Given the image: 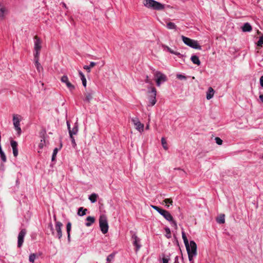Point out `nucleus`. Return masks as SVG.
I'll return each mask as SVG.
<instances>
[{"label":"nucleus","instance_id":"f257e3e1","mask_svg":"<svg viewBox=\"0 0 263 263\" xmlns=\"http://www.w3.org/2000/svg\"><path fill=\"white\" fill-rule=\"evenodd\" d=\"M143 5L146 8L155 10H162L164 8V5L155 0H144Z\"/></svg>","mask_w":263,"mask_h":263},{"label":"nucleus","instance_id":"f03ea898","mask_svg":"<svg viewBox=\"0 0 263 263\" xmlns=\"http://www.w3.org/2000/svg\"><path fill=\"white\" fill-rule=\"evenodd\" d=\"M181 38L182 41L185 45L190 46V47L193 49L199 50L201 49V46L198 44L197 41L191 39L189 37H187L183 35L181 36Z\"/></svg>","mask_w":263,"mask_h":263},{"label":"nucleus","instance_id":"7ed1b4c3","mask_svg":"<svg viewBox=\"0 0 263 263\" xmlns=\"http://www.w3.org/2000/svg\"><path fill=\"white\" fill-rule=\"evenodd\" d=\"M159 214L170 222L172 227H174L175 229H177V223L174 220L173 216L168 211L162 209Z\"/></svg>","mask_w":263,"mask_h":263},{"label":"nucleus","instance_id":"20e7f679","mask_svg":"<svg viewBox=\"0 0 263 263\" xmlns=\"http://www.w3.org/2000/svg\"><path fill=\"white\" fill-rule=\"evenodd\" d=\"M99 226L103 234H106L108 230L107 217L105 215H101L99 218Z\"/></svg>","mask_w":263,"mask_h":263},{"label":"nucleus","instance_id":"39448f33","mask_svg":"<svg viewBox=\"0 0 263 263\" xmlns=\"http://www.w3.org/2000/svg\"><path fill=\"white\" fill-rule=\"evenodd\" d=\"M154 75L157 86H160L162 83L167 81L166 76L159 71H155Z\"/></svg>","mask_w":263,"mask_h":263},{"label":"nucleus","instance_id":"423d86ee","mask_svg":"<svg viewBox=\"0 0 263 263\" xmlns=\"http://www.w3.org/2000/svg\"><path fill=\"white\" fill-rule=\"evenodd\" d=\"M148 93L150 94L148 96V100L150 105L154 106L156 103V89L154 87H149L148 88Z\"/></svg>","mask_w":263,"mask_h":263},{"label":"nucleus","instance_id":"0eeeda50","mask_svg":"<svg viewBox=\"0 0 263 263\" xmlns=\"http://www.w3.org/2000/svg\"><path fill=\"white\" fill-rule=\"evenodd\" d=\"M42 41L37 36L34 37V57H40V50L42 48Z\"/></svg>","mask_w":263,"mask_h":263},{"label":"nucleus","instance_id":"6e6552de","mask_svg":"<svg viewBox=\"0 0 263 263\" xmlns=\"http://www.w3.org/2000/svg\"><path fill=\"white\" fill-rule=\"evenodd\" d=\"M20 116L18 115H14L13 116V124L14 129L17 132L18 136H20L22 133V130L20 127Z\"/></svg>","mask_w":263,"mask_h":263},{"label":"nucleus","instance_id":"1a4fd4ad","mask_svg":"<svg viewBox=\"0 0 263 263\" xmlns=\"http://www.w3.org/2000/svg\"><path fill=\"white\" fill-rule=\"evenodd\" d=\"M185 248L187 253L189 250L190 253L193 254L194 255H197V245L194 241H190V243H188V246H185Z\"/></svg>","mask_w":263,"mask_h":263},{"label":"nucleus","instance_id":"9d476101","mask_svg":"<svg viewBox=\"0 0 263 263\" xmlns=\"http://www.w3.org/2000/svg\"><path fill=\"white\" fill-rule=\"evenodd\" d=\"M132 239L133 240V243L134 246L136 247V252H137L140 249L141 246L140 243V239L138 238L135 233H133L132 236Z\"/></svg>","mask_w":263,"mask_h":263},{"label":"nucleus","instance_id":"9b49d317","mask_svg":"<svg viewBox=\"0 0 263 263\" xmlns=\"http://www.w3.org/2000/svg\"><path fill=\"white\" fill-rule=\"evenodd\" d=\"M54 220L56 221V218L54 217ZM63 224L60 221H55V229L57 232V237L60 239L62 236V227Z\"/></svg>","mask_w":263,"mask_h":263},{"label":"nucleus","instance_id":"f8f14e48","mask_svg":"<svg viewBox=\"0 0 263 263\" xmlns=\"http://www.w3.org/2000/svg\"><path fill=\"white\" fill-rule=\"evenodd\" d=\"M26 234L25 229H22L18 234L17 237V247L21 248L24 242V239Z\"/></svg>","mask_w":263,"mask_h":263},{"label":"nucleus","instance_id":"ddd939ff","mask_svg":"<svg viewBox=\"0 0 263 263\" xmlns=\"http://www.w3.org/2000/svg\"><path fill=\"white\" fill-rule=\"evenodd\" d=\"M61 81L62 83H64L66 84V86L68 87L70 91H72L74 89V86L69 81L68 77L66 75H64L62 77Z\"/></svg>","mask_w":263,"mask_h":263},{"label":"nucleus","instance_id":"4468645a","mask_svg":"<svg viewBox=\"0 0 263 263\" xmlns=\"http://www.w3.org/2000/svg\"><path fill=\"white\" fill-rule=\"evenodd\" d=\"M95 94V92L92 90H89L85 93V98L83 100L85 102L89 103L90 101L93 98V96Z\"/></svg>","mask_w":263,"mask_h":263},{"label":"nucleus","instance_id":"2eb2a0df","mask_svg":"<svg viewBox=\"0 0 263 263\" xmlns=\"http://www.w3.org/2000/svg\"><path fill=\"white\" fill-rule=\"evenodd\" d=\"M10 144L12 148L13 156L16 157L18 155L17 143L14 140H11Z\"/></svg>","mask_w":263,"mask_h":263},{"label":"nucleus","instance_id":"dca6fc26","mask_svg":"<svg viewBox=\"0 0 263 263\" xmlns=\"http://www.w3.org/2000/svg\"><path fill=\"white\" fill-rule=\"evenodd\" d=\"M214 93L215 91L213 89V88L211 87H210L208 88V91H206V99L210 100L211 99H212L214 97Z\"/></svg>","mask_w":263,"mask_h":263},{"label":"nucleus","instance_id":"f3484780","mask_svg":"<svg viewBox=\"0 0 263 263\" xmlns=\"http://www.w3.org/2000/svg\"><path fill=\"white\" fill-rule=\"evenodd\" d=\"M78 132V125L77 123L74 124L72 129H69V134L70 137H72L73 135L77 134Z\"/></svg>","mask_w":263,"mask_h":263},{"label":"nucleus","instance_id":"a211bd4d","mask_svg":"<svg viewBox=\"0 0 263 263\" xmlns=\"http://www.w3.org/2000/svg\"><path fill=\"white\" fill-rule=\"evenodd\" d=\"M39 57H34V62L35 66L36 68V69L38 71V72H40L43 69V68L41 65L40 63H39Z\"/></svg>","mask_w":263,"mask_h":263},{"label":"nucleus","instance_id":"6ab92c4d","mask_svg":"<svg viewBox=\"0 0 263 263\" xmlns=\"http://www.w3.org/2000/svg\"><path fill=\"white\" fill-rule=\"evenodd\" d=\"M86 221H87L85 223V226L86 227H90L93 223H94L95 219L93 217L88 216L86 218Z\"/></svg>","mask_w":263,"mask_h":263},{"label":"nucleus","instance_id":"aec40b11","mask_svg":"<svg viewBox=\"0 0 263 263\" xmlns=\"http://www.w3.org/2000/svg\"><path fill=\"white\" fill-rule=\"evenodd\" d=\"M191 60L194 64H196L198 66L200 65L201 64L200 61L198 57H197V55H192V57L191 58Z\"/></svg>","mask_w":263,"mask_h":263},{"label":"nucleus","instance_id":"412c9836","mask_svg":"<svg viewBox=\"0 0 263 263\" xmlns=\"http://www.w3.org/2000/svg\"><path fill=\"white\" fill-rule=\"evenodd\" d=\"M252 27L248 23H245L242 27L243 32H250L252 30Z\"/></svg>","mask_w":263,"mask_h":263},{"label":"nucleus","instance_id":"4be33fe9","mask_svg":"<svg viewBox=\"0 0 263 263\" xmlns=\"http://www.w3.org/2000/svg\"><path fill=\"white\" fill-rule=\"evenodd\" d=\"M98 197V194L96 193H92L89 196L88 199L91 203H95L97 201Z\"/></svg>","mask_w":263,"mask_h":263},{"label":"nucleus","instance_id":"5701e85b","mask_svg":"<svg viewBox=\"0 0 263 263\" xmlns=\"http://www.w3.org/2000/svg\"><path fill=\"white\" fill-rule=\"evenodd\" d=\"M136 129L140 133H142L144 130V124H142L140 122L134 125Z\"/></svg>","mask_w":263,"mask_h":263},{"label":"nucleus","instance_id":"b1692460","mask_svg":"<svg viewBox=\"0 0 263 263\" xmlns=\"http://www.w3.org/2000/svg\"><path fill=\"white\" fill-rule=\"evenodd\" d=\"M79 74L81 79L82 80V84L85 87L86 86V84H87V81L85 78V77L81 71H79Z\"/></svg>","mask_w":263,"mask_h":263},{"label":"nucleus","instance_id":"393cba45","mask_svg":"<svg viewBox=\"0 0 263 263\" xmlns=\"http://www.w3.org/2000/svg\"><path fill=\"white\" fill-rule=\"evenodd\" d=\"M6 12V8L2 5H0V19H3Z\"/></svg>","mask_w":263,"mask_h":263},{"label":"nucleus","instance_id":"a878e982","mask_svg":"<svg viewBox=\"0 0 263 263\" xmlns=\"http://www.w3.org/2000/svg\"><path fill=\"white\" fill-rule=\"evenodd\" d=\"M87 209H84L83 207H80L78 209V215L80 216H84L86 214Z\"/></svg>","mask_w":263,"mask_h":263},{"label":"nucleus","instance_id":"bb28decb","mask_svg":"<svg viewBox=\"0 0 263 263\" xmlns=\"http://www.w3.org/2000/svg\"><path fill=\"white\" fill-rule=\"evenodd\" d=\"M216 221L219 224H223L225 222L224 215L221 214L216 219Z\"/></svg>","mask_w":263,"mask_h":263},{"label":"nucleus","instance_id":"cd10ccee","mask_svg":"<svg viewBox=\"0 0 263 263\" xmlns=\"http://www.w3.org/2000/svg\"><path fill=\"white\" fill-rule=\"evenodd\" d=\"M163 47L167 51H168L169 52H170V53H171L172 54H175V55H180V53L179 52L174 51L173 50H172L171 48H170L167 46L164 45V46H163Z\"/></svg>","mask_w":263,"mask_h":263},{"label":"nucleus","instance_id":"c85d7f7f","mask_svg":"<svg viewBox=\"0 0 263 263\" xmlns=\"http://www.w3.org/2000/svg\"><path fill=\"white\" fill-rule=\"evenodd\" d=\"M96 65V63L94 62H91L89 65H85L84 66V69L86 70L88 72H89L90 71V68L93 67Z\"/></svg>","mask_w":263,"mask_h":263},{"label":"nucleus","instance_id":"c756f323","mask_svg":"<svg viewBox=\"0 0 263 263\" xmlns=\"http://www.w3.org/2000/svg\"><path fill=\"white\" fill-rule=\"evenodd\" d=\"M47 229V231L48 230H49L52 235H53V236L55 235V233L54 231V228H53L52 223L51 221L48 224Z\"/></svg>","mask_w":263,"mask_h":263},{"label":"nucleus","instance_id":"7c9ffc66","mask_svg":"<svg viewBox=\"0 0 263 263\" xmlns=\"http://www.w3.org/2000/svg\"><path fill=\"white\" fill-rule=\"evenodd\" d=\"M0 157L3 162H5L6 161V156L2 149V146L0 147Z\"/></svg>","mask_w":263,"mask_h":263},{"label":"nucleus","instance_id":"2f4dec72","mask_svg":"<svg viewBox=\"0 0 263 263\" xmlns=\"http://www.w3.org/2000/svg\"><path fill=\"white\" fill-rule=\"evenodd\" d=\"M182 239L183 240V242L184 243L185 246H188L189 241L188 239L185 235V232L184 231H182Z\"/></svg>","mask_w":263,"mask_h":263},{"label":"nucleus","instance_id":"473e14b6","mask_svg":"<svg viewBox=\"0 0 263 263\" xmlns=\"http://www.w3.org/2000/svg\"><path fill=\"white\" fill-rule=\"evenodd\" d=\"M166 27L168 29H176V26L174 23L169 22L166 24Z\"/></svg>","mask_w":263,"mask_h":263},{"label":"nucleus","instance_id":"72a5a7b5","mask_svg":"<svg viewBox=\"0 0 263 263\" xmlns=\"http://www.w3.org/2000/svg\"><path fill=\"white\" fill-rule=\"evenodd\" d=\"M46 144V141L44 138H43L41 140L39 144V148L40 149H42L45 146Z\"/></svg>","mask_w":263,"mask_h":263},{"label":"nucleus","instance_id":"f704fd0d","mask_svg":"<svg viewBox=\"0 0 263 263\" xmlns=\"http://www.w3.org/2000/svg\"><path fill=\"white\" fill-rule=\"evenodd\" d=\"M163 201L166 204V206L167 208H169V205L167 204H170L171 205H172L173 204V200L170 198L165 199Z\"/></svg>","mask_w":263,"mask_h":263},{"label":"nucleus","instance_id":"c9c22d12","mask_svg":"<svg viewBox=\"0 0 263 263\" xmlns=\"http://www.w3.org/2000/svg\"><path fill=\"white\" fill-rule=\"evenodd\" d=\"M36 255L35 254H31L29 255V260L30 262L33 263L36 258Z\"/></svg>","mask_w":263,"mask_h":263},{"label":"nucleus","instance_id":"e433bc0d","mask_svg":"<svg viewBox=\"0 0 263 263\" xmlns=\"http://www.w3.org/2000/svg\"><path fill=\"white\" fill-rule=\"evenodd\" d=\"M161 141L163 147L166 150L167 149V142L165 138H162Z\"/></svg>","mask_w":263,"mask_h":263},{"label":"nucleus","instance_id":"4c0bfd02","mask_svg":"<svg viewBox=\"0 0 263 263\" xmlns=\"http://www.w3.org/2000/svg\"><path fill=\"white\" fill-rule=\"evenodd\" d=\"M59 149L58 148H55L54 149H53V154H52V161H54L56 158V156H57V153H58V152Z\"/></svg>","mask_w":263,"mask_h":263},{"label":"nucleus","instance_id":"58836bf2","mask_svg":"<svg viewBox=\"0 0 263 263\" xmlns=\"http://www.w3.org/2000/svg\"><path fill=\"white\" fill-rule=\"evenodd\" d=\"M263 45V35L261 36L259 38V40L257 43V45L259 47H262Z\"/></svg>","mask_w":263,"mask_h":263},{"label":"nucleus","instance_id":"ea45409f","mask_svg":"<svg viewBox=\"0 0 263 263\" xmlns=\"http://www.w3.org/2000/svg\"><path fill=\"white\" fill-rule=\"evenodd\" d=\"M165 231L166 233V235H165V236L167 238H170L171 237V231H170V229L168 228H166L165 229Z\"/></svg>","mask_w":263,"mask_h":263},{"label":"nucleus","instance_id":"a19ab883","mask_svg":"<svg viewBox=\"0 0 263 263\" xmlns=\"http://www.w3.org/2000/svg\"><path fill=\"white\" fill-rule=\"evenodd\" d=\"M187 254L190 262H193V257H195L196 255H194L193 254H191V253H190V251L189 250Z\"/></svg>","mask_w":263,"mask_h":263},{"label":"nucleus","instance_id":"79ce46f5","mask_svg":"<svg viewBox=\"0 0 263 263\" xmlns=\"http://www.w3.org/2000/svg\"><path fill=\"white\" fill-rule=\"evenodd\" d=\"M115 253H111V254H110V255H109L107 256V258H106V260H107V262H110V261H111L113 259V258H114V257H115Z\"/></svg>","mask_w":263,"mask_h":263},{"label":"nucleus","instance_id":"37998d69","mask_svg":"<svg viewBox=\"0 0 263 263\" xmlns=\"http://www.w3.org/2000/svg\"><path fill=\"white\" fill-rule=\"evenodd\" d=\"M70 138L71 141L72 147L76 148V147L77 146V144L74 137H73V136H72V137H70Z\"/></svg>","mask_w":263,"mask_h":263},{"label":"nucleus","instance_id":"c03bdc74","mask_svg":"<svg viewBox=\"0 0 263 263\" xmlns=\"http://www.w3.org/2000/svg\"><path fill=\"white\" fill-rule=\"evenodd\" d=\"M71 223L69 222L67 223V225H66V231H67V233H70V232L71 231Z\"/></svg>","mask_w":263,"mask_h":263},{"label":"nucleus","instance_id":"a18cd8bd","mask_svg":"<svg viewBox=\"0 0 263 263\" xmlns=\"http://www.w3.org/2000/svg\"><path fill=\"white\" fill-rule=\"evenodd\" d=\"M132 121L134 125L140 122V121L137 117L133 118L132 119Z\"/></svg>","mask_w":263,"mask_h":263},{"label":"nucleus","instance_id":"49530a36","mask_svg":"<svg viewBox=\"0 0 263 263\" xmlns=\"http://www.w3.org/2000/svg\"><path fill=\"white\" fill-rule=\"evenodd\" d=\"M215 140L216 143L218 145H221L222 144V140L220 138L216 137V138H215Z\"/></svg>","mask_w":263,"mask_h":263},{"label":"nucleus","instance_id":"de8ad7c7","mask_svg":"<svg viewBox=\"0 0 263 263\" xmlns=\"http://www.w3.org/2000/svg\"><path fill=\"white\" fill-rule=\"evenodd\" d=\"M151 207L153 209H154V210H155L156 211H157L159 213L160 212V211H161L162 209L159 208L157 206L154 205H151Z\"/></svg>","mask_w":263,"mask_h":263},{"label":"nucleus","instance_id":"09e8293b","mask_svg":"<svg viewBox=\"0 0 263 263\" xmlns=\"http://www.w3.org/2000/svg\"><path fill=\"white\" fill-rule=\"evenodd\" d=\"M145 82L146 83L152 84V81L149 79V77H148V76H146V79H145Z\"/></svg>","mask_w":263,"mask_h":263},{"label":"nucleus","instance_id":"8fccbe9b","mask_svg":"<svg viewBox=\"0 0 263 263\" xmlns=\"http://www.w3.org/2000/svg\"><path fill=\"white\" fill-rule=\"evenodd\" d=\"M177 78L180 80H183V79H186V77L180 74H177Z\"/></svg>","mask_w":263,"mask_h":263},{"label":"nucleus","instance_id":"3c124183","mask_svg":"<svg viewBox=\"0 0 263 263\" xmlns=\"http://www.w3.org/2000/svg\"><path fill=\"white\" fill-rule=\"evenodd\" d=\"M170 258L167 257H164L162 259L163 263H168Z\"/></svg>","mask_w":263,"mask_h":263},{"label":"nucleus","instance_id":"603ef678","mask_svg":"<svg viewBox=\"0 0 263 263\" xmlns=\"http://www.w3.org/2000/svg\"><path fill=\"white\" fill-rule=\"evenodd\" d=\"M259 83L262 87H263V76H262L259 79Z\"/></svg>","mask_w":263,"mask_h":263},{"label":"nucleus","instance_id":"864d4df0","mask_svg":"<svg viewBox=\"0 0 263 263\" xmlns=\"http://www.w3.org/2000/svg\"><path fill=\"white\" fill-rule=\"evenodd\" d=\"M178 259H179L178 256H176L175 258V261H174V263H179Z\"/></svg>","mask_w":263,"mask_h":263},{"label":"nucleus","instance_id":"5fc2aeb1","mask_svg":"<svg viewBox=\"0 0 263 263\" xmlns=\"http://www.w3.org/2000/svg\"><path fill=\"white\" fill-rule=\"evenodd\" d=\"M66 124H67V128H68V132H69V129H71L70 123L69 121H67Z\"/></svg>","mask_w":263,"mask_h":263},{"label":"nucleus","instance_id":"6e6d98bb","mask_svg":"<svg viewBox=\"0 0 263 263\" xmlns=\"http://www.w3.org/2000/svg\"><path fill=\"white\" fill-rule=\"evenodd\" d=\"M259 98L260 100L261 101V102L263 103V93L262 95H259Z\"/></svg>","mask_w":263,"mask_h":263},{"label":"nucleus","instance_id":"4d7b16f0","mask_svg":"<svg viewBox=\"0 0 263 263\" xmlns=\"http://www.w3.org/2000/svg\"><path fill=\"white\" fill-rule=\"evenodd\" d=\"M67 238H68V241L69 242L70 241V233H67Z\"/></svg>","mask_w":263,"mask_h":263},{"label":"nucleus","instance_id":"13d9d810","mask_svg":"<svg viewBox=\"0 0 263 263\" xmlns=\"http://www.w3.org/2000/svg\"><path fill=\"white\" fill-rule=\"evenodd\" d=\"M177 170H179L181 171V173L182 174H185V172L182 171V170H181L180 168H178Z\"/></svg>","mask_w":263,"mask_h":263},{"label":"nucleus","instance_id":"bf43d9fd","mask_svg":"<svg viewBox=\"0 0 263 263\" xmlns=\"http://www.w3.org/2000/svg\"><path fill=\"white\" fill-rule=\"evenodd\" d=\"M62 5L63 7H64L65 8H66V4L64 3H62Z\"/></svg>","mask_w":263,"mask_h":263},{"label":"nucleus","instance_id":"052dcab7","mask_svg":"<svg viewBox=\"0 0 263 263\" xmlns=\"http://www.w3.org/2000/svg\"><path fill=\"white\" fill-rule=\"evenodd\" d=\"M149 124H147V125H146V129H149Z\"/></svg>","mask_w":263,"mask_h":263},{"label":"nucleus","instance_id":"680f3d73","mask_svg":"<svg viewBox=\"0 0 263 263\" xmlns=\"http://www.w3.org/2000/svg\"><path fill=\"white\" fill-rule=\"evenodd\" d=\"M41 151H40V150L38 151V153H41Z\"/></svg>","mask_w":263,"mask_h":263},{"label":"nucleus","instance_id":"e2e57ef3","mask_svg":"<svg viewBox=\"0 0 263 263\" xmlns=\"http://www.w3.org/2000/svg\"><path fill=\"white\" fill-rule=\"evenodd\" d=\"M190 263H194V261L193 262H190Z\"/></svg>","mask_w":263,"mask_h":263},{"label":"nucleus","instance_id":"0e129e2a","mask_svg":"<svg viewBox=\"0 0 263 263\" xmlns=\"http://www.w3.org/2000/svg\"><path fill=\"white\" fill-rule=\"evenodd\" d=\"M262 158H263V156H262Z\"/></svg>","mask_w":263,"mask_h":263}]
</instances>
